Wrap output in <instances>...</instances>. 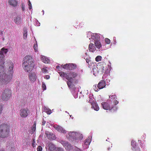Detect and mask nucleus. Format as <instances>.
<instances>
[{"instance_id":"obj_1","label":"nucleus","mask_w":151,"mask_h":151,"mask_svg":"<svg viewBox=\"0 0 151 151\" xmlns=\"http://www.w3.org/2000/svg\"><path fill=\"white\" fill-rule=\"evenodd\" d=\"M4 54H0V83L2 84H6L11 81L12 77L13 65L12 63L9 62L10 64L9 68V73H5L4 72Z\"/></svg>"},{"instance_id":"obj_2","label":"nucleus","mask_w":151,"mask_h":151,"mask_svg":"<svg viewBox=\"0 0 151 151\" xmlns=\"http://www.w3.org/2000/svg\"><path fill=\"white\" fill-rule=\"evenodd\" d=\"M22 65L24 69L26 72H29L32 70L34 64L33 60L31 56L27 55L24 58Z\"/></svg>"},{"instance_id":"obj_3","label":"nucleus","mask_w":151,"mask_h":151,"mask_svg":"<svg viewBox=\"0 0 151 151\" xmlns=\"http://www.w3.org/2000/svg\"><path fill=\"white\" fill-rule=\"evenodd\" d=\"M10 132V127L6 124L0 125V137L5 138L8 137Z\"/></svg>"},{"instance_id":"obj_4","label":"nucleus","mask_w":151,"mask_h":151,"mask_svg":"<svg viewBox=\"0 0 151 151\" xmlns=\"http://www.w3.org/2000/svg\"><path fill=\"white\" fill-rule=\"evenodd\" d=\"M12 92L10 89L6 88L4 90L1 95L3 100L7 101L8 100L11 96Z\"/></svg>"},{"instance_id":"obj_5","label":"nucleus","mask_w":151,"mask_h":151,"mask_svg":"<svg viewBox=\"0 0 151 151\" xmlns=\"http://www.w3.org/2000/svg\"><path fill=\"white\" fill-rule=\"evenodd\" d=\"M101 105L102 108L106 110H111L113 108L115 110L117 109V108L116 106H114L113 107H110L109 104L106 102H103L101 103Z\"/></svg>"},{"instance_id":"obj_6","label":"nucleus","mask_w":151,"mask_h":151,"mask_svg":"<svg viewBox=\"0 0 151 151\" xmlns=\"http://www.w3.org/2000/svg\"><path fill=\"white\" fill-rule=\"evenodd\" d=\"M29 113V110L27 109H21L19 111L20 115L22 118L26 117Z\"/></svg>"},{"instance_id":"obj_7","label":"nucleus","mask_w":151,"mask_h":151,"mask_svg":"<svg viewBox=\"0 0 151 151\" xmlns=\"http://www.w3.org/2000/svg\"><path fill=\"white\" fill-rule=\"evenodd\" d=\"M29 79L31 82H34L36 80L37 77L36 74L34 72L30 73L28 76Z\"/></svg>"},{"instance_id":"obj_8","label":"nucleus","mask_w":151,"mask_h":151,"mask_svg":"<svg viewBox=\"0 0 151 151\" xmlns=\"http://www.w3.org/2000/svg\"><path fill=\"white\" fill-rule=\"evenodd\" d=\"M60 76L63 79L65 78L67 80L70 79L69 73H66L63 71L59 72Z\"/></svg>"},{"instance_id":"obj_9","label":"nucleus","mask_w":151,"mask_h":151,"mask_svg":"<svg viewBox=\"0 0 151 151\" xmlns=\"http://www.w3.org/2000/svg\"><path fill=\"white\" fill-rule=\"evenodd\" d=\"M70 78L73 80V79H76L78 76V74L74 72L70 71L69 73Z\"/></svg>"},{"instance_id":"obj_10","label":"nucleus","mask_w":151,"mask_h":151,"mask_svg":"<svg viewBox=\"0 0 151 151\" xmlns=\"http://www.w3.org/2000/svg\"><path fill=\"white\" fill-rule=\"evenodd\" d=\"M62 144L67 150H70L72 148V146L68 142L65 141L63 142Z\"/></svg>"},{"instance_id":"obj_11","label":"nucleus","mask_w":151,"mask_h":151,"mask_svg":"<svg viewBox=\"0 0 151 151\" xmlns=\"http://www.w3.org/2000/svg\"><path fill=\"white\" fill-rule=\"evenodd\" d=\"M106 86V83L105 81L103 80H101L99 83L97 85L98 88L101 89L104 88Z\"/></svg>"},{"instance_id":"obj_12","label":"nucleus","mask_w":151,"mask_h":151,"mask_svg":"<svg viewBox=\"0 0 151 151\" xmlns=\"http://www.w3.org/2000/svg\"><path fill=\"white\" fill-rule=\"evenodd\" d=\"M92 38L94 40V42L100 41V35L98 34H94L92 36Z\"/></svg>"},{"instance_id":"obj_13","label":"nucleus","mask_w":151,"mask_h":151,"mask_svg":"<svg viewBox=\"0 0 151 151\" xmlns=\"http://www.w3.org/2000/svg\"><path fill=\"white\" fill-rule=\"evenodd\" d=\"M55 128L58 131L63 133H65L66 132V131L62 127L59 126L55 127Z\"/></svg>"},{"instance_id":"obj_14","label":"nucleus","mask_w":151,"mask_h":151,"mask_svg":"<svg viewBox=\"0 0 151 151\" xmlns=\"http://www.w3.org/2000/svg\"><path fill=\"white\" fill-rule=\"evenodd\" d=\"M88 48L90 51L93 52L96 50V48L95 47L94 45L92 43L89 44Z\"/></svg>"},{"instance_id":"obj_15","label":"nucleus","mask_w":151,"mask_h":151,"mask_svg":"<svg viewBox=\"0 0 151 151\" xmlns=\"http://www.w3.org/2000/svg\"><path fill=\"white\" fill-rule=\"evenodd\" d=\"M22 20V19L20 17L17 16L15 17L14 22L16 24H19L21 23Z\"/></svg>"},{"instance_id":"obj_16","label":"nucleus","mask_w":151,"mask_h":151,"mask_svg":"<svg viewBox=\"0 0 151 151\" xmlns=\"http://www.w3.org/2000/svg\"><path fill=\"white\" fill-rule=\"evenodd\" d=\"M77 68V65L73 63H69L68 70H73Z\"/></svg>"},{"instance_id":"obj_17","label":"nucleus","mask_w":151,"mask_h":151,"mask_svg":"<svg viewBox=\"0 0 151 151\" xmlns=\"http://www.w3.org/2000/svg\"><path fill=\"white\" fill-rule=\"evenodd\" d=\"M9 3L10 5L13 7L17 6V2L16 0H9Z\"/></svg>"},{"instance_id":"obj_18","label":"nucleus","mask_w":151,"mask_h":151,"mask_svg":"<svg viewBox=\"0 0 151 151\" xmlns=\"http://www.w3.org/2000/svg\"><path fill=\"white\" fill-rule=\"evenodd\" d=\"M41 60L43 62L45 63H48L50 62L48 58L45 56H42L41 57Z\"/></svg>"},{"instance_id":"obj_19","label":"nucleus","mask_w":151,"mask_h":151,"mask_svg":"<svg viewBox=\"0 0 151 151\" xmlns=\"http://www.w3.org/2000/svg\"><path fill=\"white\" fill-rule=\"evenodd\" d=\"M71 79H70L68 80L67 82V85L69 88H71L72 87L74 86V85L73 84L72 80H70Z\"/></svg>"},{"instance_id":"obj_20","label":"nucleus","mask_w":151,"mask_h":151,"mask_svg":"<svg viewBox=\"0 0 151 151\" xmlns=\"http://www.w3.org/2000/svg\"><path fill=\"white\" fill-rule=\"evenodd\" d=\"M76 132H70L68 134L70 137L74 139H76Z\"/></svg>"},{"instance_id":"obj_21","label":"nucleus","mask_w":151,"mask_h":151,"mask_svg":"<svg viewBox=\"0 0 151 151\" xmlns=\"http://www.w3.org/2000/svg\"><path fill=\"white\" fill-rule=\"evenodd\" d=\"M95 46L98 49H100L101 47V45L100 41H96L94 42Z\"/></svg>"},{"instance_id":"obj_22","label":"nucleus","mask_w":151,"mask_h":151,"mask_svg":"<svg viewBox=\"0 0 151 151\" xmlns=\"http://www.w3.org/2000/svg\"><path fill=\"white\" fill-rule=\"evenodd\" d=\"M92 107L94 109V110L98 111L99 109V107L98 105L96 103H93L91 104Z\"/></svg>"},{"instance_id":"obj_23","label":"nucleus","mask_w":151,"mask_h":151,"mask_svg":"<svg viewBox=\"0 0 151 151\" xmlns=\"http://www.w3.org/2000/svg\"><path fill=\"white\" fill-rule=\"evenodd\" d=\"M97 68L99 70V71L102 73H105L104 70V67L102 65H97Z\"/></svg>"},{"instance_id":"obj_24","label":"nucleus","mask_w":151,"mask_h":151,"mask_svg":"<svg viewBox=\"0 0 151 151\" xmlns=\"http://www.w3.org/2000/svg\"><path fill=\"white\" fill-rule=\"evenodd\" d=\"M76 139H82L83 136L82 134L79 132H76Z\"/></svg>"},{"instance_id":"obj_25","label":"nucleus","mask_w":151,"mask_h":151,"mask_svg":"<svg viewBox=\"0 0 151 151\" xmlns=\"http://www.w3.org/2000/svg\"><path fill=\"white\" fill-rule=\"evenodd\" d=\"M8 51V49H5L4 47H3L1 49L0 51V54H6Z\"/></svg>"},{"instance_id":"obj_26","label":"nucleus","mask_w":151,"mask_h":151,"mask_svg":"<svg viewBox=\"0 0 151 151\" xmlns=\"http://www.w3.org/2000/svg\"><path fill=\"white\" fill-rule=\"evenodd\" d=\"M46 134L47 135V136L48 137V138L50 139H55V135L53 134H50L46 133Z\"/></svg>"},{"instance_id":"obj_27","label":"nucleus","mask_w":151,"mask_h":151,"mask_svg":"<svg viewBox=\"0 0 151 151\" xmlns=\"http://www.w3.org/2000/svg\"><path fill=\"white\" fill-rule=\"evenodd\" d=\"M109 98L110 99L113 100L114 99H117V97L115 94L112 93L111 95L109 96Z\"/></svg>"},{"instance_id":"obj_28","label":"nucleus","mask_w":151,"mask_h":151,"mask_svg":"<svg viewBox=\"0 0 151 151\" xmlns=\"http://www.w3.org/2000/svg\"><path fill=\"white\" fill-rule=\"evenodd\" d=\"M139 147L137 146L132 147L131 151H140Z\"/></svg>"},{"instance_id":"obj_29","label":"nucleus","mask_w":151,"mask_h":151,"mask_svg":"<svg viewBox=\"0 0 151 151\" xmlns=\"http://www.w3.org/2000/svg\"><path fill=\"white\" fill-rule=\"evenodd\" d=\"M61 67L64 69L68 70L69 67V63H67L64 65H61Z\"/></svg>"},{"instance_id":"obj_30","label":"nucleus","mask_w":151,"mask_h":151,"mask_svg":"<svg viewBox=\"0 0 151 151\" xmlns=\"http://www.w3.org/2000/svg\"><path fill=\"white\" fill-rule=\"evenodd\" d=\"M33 47L35 52H37L38 51L37 45V42L36 43H35L34 44Z\"/></svg>"},{"instance_id":"obj_31","label":"nucleus","mask_w":151,"mask_h":151,"mask_svg":"<svg viewBox=\"0 0 151 151\" xmlns=\"http://www.w3.org/2000/svg\"><path fill=\"white\" fill-rule=\"evenodd\" d=\"M91 141L90 139L88 138L85 140L84 144L86 145H89L90 144Z\"/></svg>"},{"instance_id":"obj_32","label":"nucleus","mask_w":151,"mask_h":151,"mask_svg":"<svg viewBox=\"0 0 151 151\" xmlns=\"http://www.w3.org/2000/svg\"><path fill=\"white\" fill-rule=\"evenodd\" d=\"M45 110V111L48 114H50L52 113V111L50 109L46 108Z\"/></svg>"},{"instance_id":"obj_33","label":"nucleus","mask_w":151,"mask_h":151,"mask_svg":"<svg viewBox=\"0 0 151 151\" xmlns=\"http://www.w3.org/2000/svg\"><path fill=\"white\" fill-rule=\"evenodd\" d=\"M24 33L23 34V38L24 39H26L27 38V30H24Z\"/></svg>"},{"instance_id":"obj_34","label":"nucleus","mask_w":151,"mask_h":151,"mask_svg":"<svg viewBox=\"0 0 151 151\" xmlns=\"http://www.w3.org/2000/svg\"><path fill=\"white\" fill-rule=\"evenodd\" d=\"M101 58L102 57L101 56H98L96 57L95 60L97 62H99L101 60Z\"/></svg>"},{"instance_id":"obj_35","label":"nucleus","mask_w":151,"mask_h":151,"mask_svg":"<svg viewBox=\"0 0 151 151\" xmlns=\"http://www.w3.org/2000/svg\"><path fill=\"white\" fill-rule=\"evenodd\" d=\"M105 42L107 44H109L110 43L111 41L108 38H106L105 39Z\"/></svg>"},{"instance_id":"obj_36","label":"nucleus","mask_w":151,"mask_h":151,"mask_svg":"<svg viewBox=\"0 0 151 151\" xmlns=\"http://www.w3.org/2000/svg\"><path fill=\"white\" fill-rule=\"evenodd\" d=\"M131 144L132 146V147L137 146L136 145V142L135 141H132Z\"/></svg>"},{"instance_id":"obj_37","label":"nucleus","mask_w":151,"mask_h":151,"mask_svg":"<svg viewBox=\"0 0 151 151\" xmlns=\"http://www.w3.org/2000/svg\"><path fill=\"white\" fill-rule=\"evenodd\" d=\"M42 87L43 90H45L46 89V85L43 82L42 83Z\"/></svg>"},{"instance_id":"obj_38","label":"nucleus","mask_w":151,"mask_h":151,"mask_svg":"<svg viewBox=\"0 0 151 151\" xmlns=\"http://www.w3.org/2000/svg\"><path fill=\"white\" fill-rule=\"evenodd\" d=\"M32 146L33 147H34L36 146L35 141V139H33Z\"/></svg>"},{"instance_id":"obj_39","label":"nucleus","mask_w":151,"mask_h":151,"mask_svg":"<svg viewBox=\"0 0 151 151\" xmlns=\"http://www.w3.org/2000/svg\"><path fill=\"white\" fill-rule=\"evenodd\" d=\"M110 147H108L107 148V149L108 151H111V148L112 147V144L111 143H110Z\"/></svg>"},{"instance_id":"obj_40","label":"nucleus","mask_w":151,"mask_h":151,"mask_svg":"<svg viewBox=\"0 0 151 151\" xmlns=\"http://www.w3.org/2000/svg\"><path fill=\"white\" fill-rule=\"evenodd\" d=\"M22 10L23 11H24L25 10V5L24 3H22L21 5Z\"/></svg>"},{"instance_id":"obj_41","label":"nucleus","mask_w":151,"mask_h":151,"mask_svg":"<svg viewBox=\"0 0 151 151\" xmlns=\"http://www.w3.org/2000/svg\"><path fill=\"white\" fill-rule=\"evenodd\" d=\"M36 129V122H34V124L32 128V130H34V131Z\"/></svg>"},{"instance_id":"obj_42","label":"nucleus","mask_w":151,"mask_h":151,"mask_svg":"<svg viewBox=\"0 0 151 151\" xmlns=\"http://www.w3.org/2000/svg\"><path fill=\"white\" fill-rule=\"evenodd\" d=\"M28 5L29 6V9H31L32 8V4L30 1L29 0L28 1Z\"/></svg>"},{"instance_id":"obj_43","label":"nucleus","mask_w":151,"mask_h":151,"mask_svg":"<svg viewBox=\"0 0 151 151\" xmlns=\"http://www.w3.org/2000/svg\"><path fill=\"white\" fill-rule=\"evenodd\" d=\"M93 89L96 92H98L99 91V90L96 88V85L93 86Z\"/></svg>"},{"instance_id":"obj_44","label":"nucleus","mask_w":151,"mask_h":151,"mask_svg":"<svg viewBox=\"0 0 151 151\" xmlns=\"http://www.w3.org/2000/svg\"><path fill=\"white\" fill-rule=\"evenodd\" d=\"M42 147L41 146H39L37 148V151H42Z\"/></svg>"},{"instance_id":"obj_45","label":"nucleus","mask_w":151,"mask_h":151,"mask_svg":"<svg viewBox=\"0 0 151 151\" xmlns=\"http://www.w3.org/2000/svg\"><path fill=\"white\" fill-rule=\"evenodd\" d=\"M42 71L43 73H46L47 72V70L46 68H43L42 69Z\"/></svg>"},{"instance_id":"obj_46","label":"nucleus","mask_w":151,"mask_h":151,"mask_svg":"<svg viewBox=\"0 0 151 151\" xmlns=\"http://www.w3.org/2000/svg\"><path fill=\"white\" fill-rule=\"evenodd\" d=\"M86 61L87 63L89 64V63L91 62V60L89 58H87L86 59Z\"/></svg>"},{"instance_id":"obj_47","label":"nucleus","mask_w":151,"mask_h":151,"mask_svg":"<svg viewBox=\"0 0 151 151\" xmlns=\"http://www.w3.org/2000/svg\"><path fill=\"white\" fill-rule=\"evenodd\" d=\"M118 103L119 101L116 100H115L114 101V104L115 105H117L118 104Z\"/></svg>"},{"instance_id":"obj_48","label":"nucleus","mask_w":151,"mask_h":151,"mask_svg":"<svg viewBox=\"0 0 151 151\" xmlns=\"http://www.w3.org/2000/svg\"><path fill=\"white\" fill-rule=\"evenodd\" d=\"M50 78V76L48 75H46L44 76V78L46 79H48Z\"/></svg>"},{"instance_id":"obj_49","label":"nucleus","mask_w":151,"mask_h":151,"mask_svg":"<svg viewBox=\"0 0 151 151\" xmlns=\"http://www.w3.org/2000/svg\"><path fill=\"white\" fill-rule=\"evenodd\" d=\"M2 108L3 107L2 105H0V115L2 112V111L3 110Z\"/></svg>"},{"instance_id":"obj_50","label":"nucleus","mask_w":151,"mask_h":151,"mask_svg":"<svg viewBox=\"0 0 151 151\" xmlns=\"http://www.w3.org/2000/svg\"><path fill=\"white\" fill-rule=\"evenodd\" d=\"M56 151H63V149L61 148H58L56 149Z\"/></svg>"},{"instance_id":"obj_51","label":"nucleus","mask_w":151,"mask_h":151,"mask_svg":"<svg viewBox=\"0 0 151 151\" xmlns=\"http://www.w3.org/2000/svg\"><path fill=\"white\" fill-rule=\"evenodd\" d=\"M46 123V121L44 120H43V121L42 122V125L43 126H44Z\"/></svg>"},{"instance_id":"obj_52","label":"nucleus","mask_w":151,"mask_h":151,"mask_svg":"<svg viewBox=\"0 0 151 151\" xmlns=\"http://www.w3.org/2000/svg\"><path fill=\"white\" fill-rule=\"evenodd\" d=\"M78 150V151H81V150L79 149H77Z\"/></svg>"},{"instance_id":"obj_53","label":"nucleus","mask_w":151,"mask_h":151,"mask_svg":"<svg viewBox=\"0 0 151 151\" xmlns=\"http://www.w3.org/2000/svg\"><path fill=\"white\" fill-rule=\"evenodd\" d=\"M0 151H4V150H0Z\"/></svg>"},{"instance_id":"obj_54","label":"nucleus","mask_w":151,"mask_h":151,"mask_svg":"<svg viewBox=\"0 0 151 151\" xmlns=\"http://www.w3.org/2000/svg\"><path fill=\"white\" fill-rule=\"evenodd\" d=\"M58 66H57V68H58Z\"/></svg>"}]
</instances>
